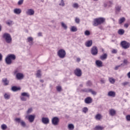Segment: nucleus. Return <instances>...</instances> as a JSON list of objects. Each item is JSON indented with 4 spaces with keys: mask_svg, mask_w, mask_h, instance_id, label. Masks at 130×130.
Listing matches in <instances>:
<instances>
[{
    "mask_svg": "<svg viewBox=\"0 0 130 130\" xmlns=\"http://www.w3.org/2000/svg\"><path fill=\"white\" fill-rule=\"evenodd\" d=\"M125 21V18L121 17L119 19L118 23L119 24H122Z\"/></svg>",
    "mask_w": 130,
    "mask_h": 130,
    "instance_id": "obj_32",
    "label": "nucleus"
},
{
    "mask_svg": "<svg viewBox=\"0 0 130 130\" xmlns=\"http://www.w3.org/2000/svg\"><path fill=\"white\" fill-rule=\"evenodd\" d=\"M74 74L77 77H82V70L80 68H76L74 70Z\"/></svg>",
    "mask_w": 130,
    "mask_h": 130,
    "instance_id": "obj_7",
    "label": "nucleus"
},
{
    "mask_svg": "<svg viewBox=\"0 0 130 130\" xmlns=\"http://www.w3.org/2000/svg\"><path fill=\"white\" fill-rule=\"evenodd\" d=\"M95 64L98 68H102V67H103V62L100 60H96Z\"/></svg>",
    "mask_w": 130,
    "mask_h": 130,
    "instance_id": "obj_13",
    "label": "nucleus"
},
{
    "mask_svg": "<svg viewBox=\"0 0 130 130\" xmlns=\"http://www.w3.org/2000/svg\"><path fill=\"white\" fill-rule=\"evenodd\" d=\"M57 54L59 58H64L66 55H67V52L63 49H60L57 52Z\"/></svg>",
    "mask_w": 130,
    "mask_h": 130,
    "instance_id": "obj_4",
    "label": "nucleus"
},
{
    "mask_svg": "<svg viewBox=\"0 0 130 130\" xmlns=\"http://www.w3.org/2000/svg\"><path fill=\"white\" fill-rule=\"evenodd\" d=\"M38 36H42V33L41 32H39L38 34Z\"/></svg>",
    "mask_w": 130,
    "mask_h": 130,
    "instance_id": "obj_59",
    "label": "nucleus"
},
{
    "mask_svg": "<svg viewBox=\"0 0 130 130\" xmlns=\"http://www.w3.org/2000/svg\"><path fill=\"white\" fill-rule=\"evenodd\" d=\"M31 112H32V108L28 109L27 111V114H29V113H31Z\"/></svg>",
    "mask_w": 130,
    "mask_h": 130,
    "instance_id": "obj_49",
    "label": "nucleus"
},
{
    "mask_svg": "<svg viewBox=\"0 0 130 130\" xmlns=\"http://www.w3.org/2000/svg\"><path fill=\"white\" fill-rule=\"evenodd\" d=\"M2 82L3 83L4 86H8L10 81L8 80L7 78H4L2 79Z\"/></svg>",
    "mask_w": 130,
    "mask_h": 130,
    "instance_id": "obj_15",
    "label": "nucleus"
},
{
    "mask_svg": "<svg viewBox=\"0 0 130 130\" xmlns=\"http://www.w3.org/2000/svg\"><path fill=\"white\" fill-rule=\"evenodd\" d=\"M2 59H3V55L1 53H0V61H1Z\"/></svg>",
    "mask_w": 130,
    "mask_h": 130,
    "instance_id": "obj_56",
    "label": "nucleus"
},
{
    "mask_svg": "<svg viewBox=\"0 0 130 130\" xmlns=\"http://www.w3.org/2000/svg\"><path fill=\"white\" fill-rule=\"evenodd\" d=\"M111 52L112 53H114V54L117 53V50L113 49L112 50Z\"/></svg>",
    "mask_w": 130,
    "mask_h": 130,
    "instance_id": "obj_48",
    "label": "nucleus"
},
{
    "mask_svg": "<svg viewBox=\"0 0 130 130\" xmlns=\"http://www.w3.org/2000/svg\"><path fill=\"white\" fill-rule=\"evenodd\" d=\"M85 92H90V93H91L92 95H96L97 94V92L96 91H93V90L89 89L88 90H85Z\"/></svg>",
    "mask_w": 130,
    "mask_h": 130,
    "instance_id": "obj_28",
    "label": "nucleus"
},
{
    "mask_svg": "<svg viewBox=\"0 0 130 130\" xmlns=\"http://www.w3.org/2000/svg\"><path fill=\"white\" fill-rule=\"evenodd\" d=\"M15 121H17V122H19L21 124V125L23 126V127H25L26 126V123L25 121H23V120L21 119L20 118H17L15 119Z\"/></svg>",
    "mask_w": 130,
    "mask_h": 130,
    "instance_id": "obj_11",
    "label": "nucleus"
},
{
    "mask_svg": "<svg viewBox=\"0 0 130 130\" xmlns=\"http://www.w3.org/2000/svg\"><path fill=\"white\" fill-rule=\"evenodd\" d=\"M8 126H7V125L3 124L1 125V128H2V129L5 130V129H7Z\"/></svg>",
    "mask_w": 130,
    "mask_h": 130,
    "instance_id": "obj_42",
    "label": "nucleus"
},
{
    "mask_svg": "<svg viewBox=\"0 0 130 130\" xmlns=\"http://www.w3.org/2000/svg\"><path fill=\"white\" fill-rule=\"evenodd\" d=\"M118 33L119 35H123V34H124V30L120 29L118 30Z\"/></svg>",
    "mask_w": 130,
    "mask_h": 130,
    "instance_id": "obj_33",
    "label": "nucleus"
},
{
    "mask_svg": "<svg viewBox=\"0 0 130 130\" xmlns=\"http://www.w3.org/2000/svg\"><path fill=\"white\" fill-rule=\"evenodd\" d=\"M107 56L108 55L107 53H104L103 55L100 56V59H101V60H105V59H107Z\"/></svg>",
    "mask_w": 130,
    "mask_h": 130,
    "instance_id": "obj_21",
    "label": "nucleus"
},
{
    "mask_svg": "<svg viewBox=\"0 0 130 130\" xmlns=\"http://www.w3.org/2000/svg\"><path fill=\"white\" fill-rule=\"evenodd\" d=\"M108 96H109V97H115V92L112 91H109Z\"/></svg>",
    "mask_w": 130,
    "mask_h": 130,
    "instance_id": "obj_22",
    "label": "nucleus"
},
{
    "mask_svg": "<svg viewBox=\"0 0 130 130\" xmlns=\"http://www.w3.org/2000/svg\"><path fill=\"white\" fill-rule=\"evenodd\" d=\"M109 81L111 84H114L115 83V79L113 77H109Z\"/></svg>",
    "mask_w": 130,
    "mask_h": 130,
    "instance_id": "obj_31",
    "label": "nucleus"
},
{
    "mask_svg": "<svg viewBox=\"0 0 130 130\" xmlns=\"http://www.w3.org/2000/svg\"><path fill=\"white\" fill-rule=\"evenodd\" d=\"M14 75L16 76L17 80H23L24 79V74L21 73H19V70H15L14 71Z\"/></svg>",
    "mask_w": 130,
    "mask_h": 130,
    "instance_id": "obj_5",
    "label": "nucleus"
},
{
    "mask_svg": "<svg viewBox=\"0 0 130 130\" xmlns=\"http://www.w3.org/2000/svg\"><path fill=\"white\" fill-rule=\"evenodd\" d=\"M115 10H116V13H119V12H120V11L121 10V7H120V6H116L115 7Z\"/></svg>",
    "mask_w": 130,
    "mask_h": 130,
    "instance_id": "obj_36",
    "label": "nucleus"
},
{
    "mask_svg": "<svg viewBox=\"0 0 130 130\" xmlns=\"http://www.w3.org/2000/svg\"><path fill=\"white\" fill-rule=\"evenodd\" d=\"M124 27H125V28H128V24L125 23V24L124 25Z\"/></svg>",
    "mask_w": 130,
    "mask_h": 130,
    "instance_id": "obj_55",
    "label": "nucleus"
},
{
    "mask_svg": "<svg viewBox=\"0 0 130 130\" xmlns=\"http://www.w3.org/2000/svg\"><path fill=\"white\" fill-rule=\"evenodd\" d=\"M15 59H16V55L9 54L6 58L5 61L7 64H12V60H15Z\"/></svg>",
    "mask_w": 130,
    "mask_h": 130,
    "instance_id": "obj_3",
    "label": "nucleus"
},
{
    "mask_svg": "<svg viewBox=\"0 0 130 130\" xmlns=\"http://www.w3.org/2000/svg\"><path fill=\"white\" fill-rule=\"evenodd\" d=\"M23 0H20L18 2V4L19 5H22L23 4Z\"/></svg>",
    "mask_w": 130,
    "mask_h": 130,
    "instance_id": "obj_51",
    "label": "nucleus"
},
{
    "mask_svg": "<svg viewBox=\"0 0 130 130\" xmlns=\"http://www.w3.org/2000/svg\"><path fill=\"white\" fill-rule=\"evenodd\" d=\"M86 85L87 86H91V85H92V82H91V81H87L86 83Z\"/></svg>",
    "mask_w": 130,
    "mask_h": 130,
    "instance_id": "obj_47",
    "label": "nucleus"
},
{
    "mask_svg": "<svg viewBox=\"0 0 130 130\" xmlns=\"http://www.w3.org/2000/svg\"><path fill=\"white\" fill-rule=\"evenodd\" d=\"M88 108L87 107H84L83 108H82V112H83V113H87L88 112Z\"/></svg>",
    "mask_w": 130,
    "mask_h": 130,
    "instance_id": "obj_40",
    "label": "nucleus"
},
{
    "mask_svg": "<svg viewBox=\"0 0 130 130\" xmlns=\"http://www.w3.org/2000/svg\"><path fill=\"white\" fill-rule=\"evenodd\" d=\"M36 76L37 78H41V71L40 70L37 71Z\"/></svg>",
    "mask_w": 130,
    "mask_h": 130,
    "instance_id": "obj_37",
    "label": "nucleus"
},
{
    "mask_svg": "<svg viewBox=\"0 0 130 130\" xmlns=\"http://www.w3.org/2000/svg\"><path fill=\"white\" fill-rule=\"evenodd\" d=\"M104 7H107V4H104Z\"/></svg>",
    "mask_w": 130,
    "mask_h": 130,
    "instance_id": "obj_61",
    "label": "nucleus"
},
{
    "mask_svg": "<svg viewBox=\"0 0 130 130\" xmlns=\"http://www.w3.org/2000/svg\"><path fill=\"white\" fill-rule=\"evenodd\" d=\"M61 26L62 27V28H63V29H64L65 30H67V29H68V26L67 25V24H66V23H64V22H61Z\"/></svg>",
    "mask_w": 130,
    "mask_h": 130,
    "instance_id": "obj_35",
    "label": "nucleus"
},
{
    "mask_svg": "<svg viewBox=\"0 0 130 130\" xmlns=\"http://www.w3.org/2000/svg\"><path fill=\"white\" fill-rule=\"evenodd\" d=\"M20 99L21 101H27V98L22 95H21V96H20Z\"/></svg>",
    "mask_w": 130,
    "mask_h": 130,
    "instance_id": "obj_38",
    "label": "nucleus"
},
{
    "mask_svg": "<svg viewBox=\"0 0 130 130\" xmlns=\"http://www.w3.org/2000/svg\"><path fill=\"white\" fill-rule=\"evenodd\" d=\"M35 117H36V115L35 114L28 115L25 116V118L28 119L29 122H33L35 119Z\"/></svg>",
    "mask_w": 130,
    "mask_h": 130,
    "instance_id": "obj_6",
    "label": "nucleus"
},
{
    "mask_svg": "<svg viewBox=\"0 0 130 130\" xmlns=\"http://www.w3.org/2000/svg\"><path fill=\"white\" fill-rule=\"evenodd\" d=\"M121 45L123 48L126 49V48H129L130 44L125 41H123L121 42Z\"/></svg>",
    "mask_w": 130,
    "mask_h": 130,
    "instance_id": "obj_8",
    "label": "nucleus"
},
{
    "mask_svg": "<svg viewBox=\"0 0 130 130\" xmlns=\"http://www.w3.org/2000/svg\"><path fill=\"white\" fill-rule=\"evenodd\" d=\"M102 115L99 113L95 116L94 118L96 119V120H101V119H102Z\"/></svg>",
    "mask_w": 130,
    "mask_h": 130,
    "instance_id": "obj_20",
    "label": "nucleus"
},
{
    "mask_svg": "<svg viewBox=\"0 0 130 130\" xmlns=\"http://www.w3.org/2000/svg\"><path fill=\"white\" fill-rule=\"evenodd\" d=\"M13 13L16 15H20L22 13V10L19 8H16L13 10Z\"/></svg>",
    "mask_w": 130,
    "mask_h": 130,
    "instance_id": "obj_17",
    "label": "nucleus"
},
{
    "mask_svg": "<svg viewBox=\"0 0 130 130\" xmlns=\"http://www.w3.org/2000/svg\"><path fill=\"white\" fill-rule=\"evenodd\" d=\"M109 113L111 116H114L116 114V111L113 109L109 110Z\"/></svg>",
    "mask_w": 130,
    "mask_h": 130,
    "instance_id": "obj_16",
    "label": "nucleus"
},
{
    "mask_svg": "<svg viewBox=\"0 0 130 130\" xmlns=\"http://www.w3.org/2000/svg\"><path fill=\"white\" fill-rule=\"evenodd\" d=\"M6 24H7L8 26H11L14 25V21H13L11 20H8L7 21H6Z\"/></svg>",
    "mask_w": 130,
    "mask_h": 130,
    "instance_id": "obj_23",
    "label": "nucleus"
},
{
    "mask_svg": "<svg viewBox=\"0 0 130 130\" xmlns=\"http://www.w3.org/2000/svg\"><path fill=\"white\" fill-rule=\"evenodd\" d=\"M92 44L93 42L92 41V40H88L85 42V46H86V47H91Z\"/></svg>",
    "mask_w": 130,
    "mask_h": 130,
    "instance_id": "obj_18",
    "label": "nucleus"
},
{
    "mask_svg": "<svg viewBox=\"0 0 130 130\" xmlns=\"http://www.w3.org/2000/svg\"><path fill=\"white\" fill-rule=\"evenodd\" d=\"M70 31H71V32H77L78 31V28H77V26H72L70 28Z\"/></svg>",
    "mask_w": 130,
    "mask_h": 130,
    "instance_id": "obj_25",
    "label": "nucleus"
},
{
    "mask_svg": "<svg viewBox=\"0 0 130 130\" xmlns=\"http://www.w3.org/2000/svg\"><path fill=\"white\" fill-rule=\"evenodd\" d=\"M4 98L6 100H9L11 98V94L10 93H5L4 94Z\"/></svg>",
    "mask_w": 130,
    "mask_h": 130,
    "instance_id": "obj_24",
    "label": "nucleus"
},
{
    "mask_svg": "<svg viewBox=\"0 0 130 130\" xmlns=\"http://www.w3.org/2000/svg\"><path fill=\"white\" fill-rule=\"evenodd\" d=\"M104 22H105V18L103 17L95 18L93 20V26H98V25L103 24Z\"/></svg>",
    "mask_w": 130,
    "mask_h": 130,
    "instance_id": "obj_2",
    "label": "nucleus"
},
{
    "mask_svg": "<svg viewBox=\"0 0 130 130\" xmlns=\"http://www.w3.org/2000/svg\"><path fill=\"white\" fill-rule=\"evenodd\" d=\"M59 122V118L57 117H54L52 119V123L53 125H57Z\"/></svg>",
    "mask_w": 130,
    "mask_h": 130,
    "instance_id": "obj_10",
    "label": "nucleus"
},
{
    "mask_svg": "<svg viewBox=\"0 0 130 130\" xmlns=\"http://www.w3.org/2000/svg\"><path fill=\"white\" fill-rule=\"evenodd\" d=\"M27 42H29L30 45H32L33 44V38L30 37L27 38Z\"/></svg>",
    "mask_w": 130,
    "mask_h": 130,
    "instance_id": "obj_26",
    "label": "nucleus"
},
{
    "mask_svg": "<svg viewBox=\"0 0 130 130\" xmlns=\"http://www.w3.org/2000/svg\"><path fill=\"white\" fill-rule=\"evenodd\" d=\"M105 82H106V81L105 80V79H104V78L101 79V82L102 83V84H105Z\"/></svg>",
    "mask_w": 130,
    "mask_h": 130,
    "instance_id": "obj_50",
    "label": "nucleus"
},
{
    "mask_svg": "<svg viewBox=\"0 0 130 130\" xmlns=\"http://www.w3.org/2000/svg\"><path fill=\"white\" fill-rule=\"evenodd\" d=\"M123 63H124L125 64H127V60H126V59H124V60H123Z\"/></svg>",
    "mask_w": 130,
    "mask_h": 130,
    "instance_id": "obj_53",
    "label": "nucleus"
},
{
    "mask_svg": "<svg viewBox=\"0 0 130 130\" xmlns=\"http://www.w3.org/2000/svg\"><path fill=\"white\" fill-rule=\"evenodd\" d=\"M11 90L12 91H13V92H16V91L20 90V88H18L17 86H13Z\"/></svg>",
    "mask_w": 130,
    "mask_h": 130,
    "instance_id": "obj_34",
    "label": "nucleus"
},
{
    "mask_svg": "<svg viewBox=\"0 0 130 130\" xmlns=\"http://www.w3.org/2000/svg\"><path fill=\"white\" fill-rule=\"evenodd\" d=\"M102 51L103 52H104V49H102Z\"/></svg>",
    "mask_w": 130,
    "mask_h": 130,
    "instance_id": "obj_62",
    "label": "nucleus"
},
{
    "mask_svg": "<svg viewBox=\"0 0 130 130\" xmlns=\"http://www.w3.org/2000/svg\"><path fill=\"white\" fill-rule=\"evenodd\" d=\"M26 14L28 16H33L35 14V11L32 9H28L26 11Z\"/></svg>",
    "mask_w": 130,
    "mask_h": 130,
    "instance_id": "obj_12",
    "label": "nucleus"
},
{
    "mask_svg": "<svg viewBox=\"0 0 130 130\" xmlns=\"http://www.w3.org/2000/svg\"><path fill=\"white\" fill-rule=\"evenodd\" d=\"M95 129H96V130H102V129H103V127L98 125V126H96L95 127Z\"/></svg>",
    "mask_w": 130,
    "mask_h": 130,
    "instance_id": "obj_41",
    "label": "nucleus"
},
{
    "mask_svg": "<svg viewBox=\"0 0 130 130\" xmlns=\"http://www.w3.org/2000/svg\"><path fill=\"white\" fill-rule=\"evenodd\" d=\"M128 84V82H125L122 83V86H126Z\"/></svg>",
    "mask_w": 130,
    "mask_h": 130,
    "instance_id": "obj_52",
    "label": "nucleus"
},
{
    "mask_svg": "<svg viewBox=\"0 0 130 130\" xmlns=\"http://www.w3.org/2000/svg\"><path fill=\"white\" fill-rule=\"evenodd\" d=\"M2 38L6 43H8V44L12 43V36H11L10 34L8 32L4 33L2 36Z\"/></svg>",
    "mask_w": 130,
    "mask_h": 130,
    "instance_id": "obj_1",
    "label": "nucleus"
},
{
    "mask_svg": "<svg viewBox=\"0 0 130 130\" xmlns=\"http://www.w3.org/2000/svg\"><path fill=\"white\" fill-rule=\"evenodd\" d=\"M109 3H110V4H112V3L111 2V1H110V2H109Z\"/></svg>",
    "mask_w": 130,
    "mask_h": 130,
    "instance_id": "obj_64",
    "label": "nucleus"
},
{
    "mask_svg": "<svg viewBox=\"0 0 130 130\" xmlns=\"http://www.w3.org/2000/svg\"><path fill=\"white\" fill-rule=\"evenodd\" d=\"M93 100L91 97H87L85 99V102L86 104H90V103H92Z\"/></svg>",
    "mask_w": 130,
    "mask_h": 130,
    "instance_id": "obj_19",
    "label": "nucleus"
},
{
    "mask_svg": "<svg viewBox=\"0 0 130 130\" xmlns=\"http://www.w3.org/2000/svg\"><path fill=\"white\" fill-rule=\"evenodd\" d=\"M68 128L69 130H74V128H75V126L73 124H68Z\"/></svg>",
    "mask_w": 130,
    "mask_h": 130,
    "instance_id": "obj_29",
    "label": "nucleus"
},
{
    "mask_svg": "<svg viewBox=\"0 0 130 130\" xmlns=\"http://www.w3.org/2000/svg\"><path fill=\"white\" fill-rule=\"evenodd\" d=\"M42 122H43L44 124H48V123H49V118L47 117H43L42 118Z\"/></svg>",
    "mask_w": 130,
    "mask_h": 130,
    "instance_id": "obj_14",
    "label": "nucleus"
},
{
    "mask_svg": "<svg viewBox=\"0 0 130 130\" xmlns=\"http://www.w3.org/2000/svg\"><path fill=\"white\" fill-rule=\"evenodd\" d=\"M80 18H79L78 17H76L75 18V22L77 23V24H80Z\"/></svg>",
    "mask_w": 130,
    "mask_h": 130,
    "instance_id": "obj_43",
    "label": "nucleus"
},
{
    "mask_svg": "<svg viewBox=\"0 0 130 130\" xmlns=\"http://www.w3.org/2000/svg\"><path fill=\"white\" fill-rule=\"evenodd\" d=\"M40 82H41L42 83H43V80H41Z\"/></svg>",
    "mask_w": 130,
    "mask_h": 130,
    "instance_id": "obj_63",
    "label": "nucleus"
},
{
    "mask_svg": "<svg viewBox=\"0 0 130 130\" xmlns=\"http://www.w3.org/2000/svg\"><path fill=\"white\" fill-rule=\"evenodd\" d=\"M118 68H119V66H116L115 67L114 70H115L116 71L118 70Z\"/></svg>",
    "mask_w": 130,
    "mask_h": 130,
    "instance_id": "obj_58",
    "label": "nucleus"
},
{
    "mask_svg": "<svg viewBox=\"0 0 130 130\" xmlns=\"http://www.w3.org/2000/svg\"><path fill=\"white\" fill-rule=\"evenodd\" d=\"M72 7L74 9H78L79 8V4L78 3H74L72 5Z\"/></svg>",
    "mask_w": 130,
    "mask_h": 130,
    "instance_id": "obj_39",
    "label": "nucleus"
},
{
    "mask_svg": "<svg viewBox=\"0 0 130 130\" xmlns=\"http://www.w3.org/2000/svg\"><path fill=\"white\" fill-rule=\"evenodd\" d=\"M59 7H62V8L66 6V3H64V1L63 0H61L59 2L58 4Z\"/></svg>",
    "mask_w": 130,
    "mask_h": 130,
    "instance_id": "obj_27",
    "label": "nucleus"
},
{
    "mask_svg": "<svg viewBox=\"0 0 130 130\" xmlns=\"http://www.w3.org/2000/svg\"><path fill=\"white\" fill-rule=\"evenodd\" d=\"M126 119L127 121H130V115H127L126 116Z\"/></svg>",
    "mask_w": 130,
    "mask_h": 130,
    "instance_id": "obj_46",
    "label": "nucleus"
},
{
    "mask_svg": "<svg viewBox=\"0 0 130 130\" xmlns=\"http://www.w3.org/2000/svg\"><path fill=\"white\" fill-rule=\"evenodd\" d=\"M21 95V96H23L26 98H29V97H30V94L28 92H22Z\"/></svg>",
    "mask_w": 130,
    "mask_h": 130,
    "instance_id": "obj_30",
    "label": "nucleus"
},
{
    "mask_svg": "<svg viewBox=\"0 0 130 130\" xmlns=\"http://www.w3.org/2000/svg\"><path fill=\"white\" fill-rule=\"evenodd\" d=\"M56 89H57V91H58V92H60V91H61V87L59 86H57Z\"/></svg>",
    "mask_w": 130,
    "mask_h": 130,
    "instance_id": "obj_45",
    "label": "nucleus"
},
{
    "mask_svg": "<svg viewBox=\"0 0 130 130\" xmlns=\"http://www.w3.org/2000/svg\"><path fill=\"white\" fill-rule=\"evenodd\" d=\"M127 76L128 79H130V72L127 73Z\"/></svg>",
    "mask_w": 130,
    "mask_h": 130,
    "instance_id": "obj_57",
    "label": "nucleus"
},
{
    "mask_svg": "<svg viewBox=\"0 0 130 130\" xmlns=\"http://www.w3.org/2000/svg\"><path fill=\"white\" fill-rule=\"evenodd\" d=\"M76 61H77V62H80V61H81V58H77V59H76Z\"/></svg>",
    "mask_w": 130,
    "mask_h": 130,
    "instance_id": "obj_54",
    "label": "nucleus"
},
{
    "mask_svg": "<svg viewBox=\"0 0 130 130\" xmlns=\"http://www.w3.org/2000/svg\"><path fill=\"white\" fill-rule=\"evenodd\" d=\"M91 53L92 55H97L98 54V49H97V47L93 46L92 47Z\"/></svg>",
    "mask_w": 130,
    "mask_h": 130,
    "instance_id": "obj_9",
    "label": "nucleus"
},
{
    "mask_svg": "<svg viewBox=\"0 0 130 130\" xmlns=\"http://www.w3.org/2000/svg\"><path fill=\"white\" fill-rule=\"evenodd\" d=\"M2 31V25L0 24V31Z\"/></svg>",
    "mask_w": 130,
    "mask_h": 130,
    "instance_id": "obj_60",
    "label": "nucleus"
},
{
    "mask_svg": "<svg viewBox=\"0 0 130 130\" xmlns=\"http://www.w3.org/2000/svg\"><path fill=\"white\" fill-rule=\"evenodd\" d=\"M84 34L85 35V36H89V35H90V31L89 30H86L84 32Z\"/></svg>",
    "mask_w": 130,
    "mask_h": 130,
    "instance_id": "obj_44",
    "label": "nucleus"
}]
</instances>
